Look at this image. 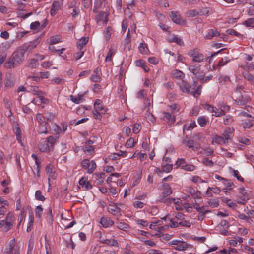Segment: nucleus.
<instances>
[{"instance_id": "ddd939ff", "label": "nucleus", "mask_w": 254, "mask_h": 254, "mask_svg": "<svg viewBox=\"0 0 254 254\" xmlns=\"http://www.w3.org/2000/svg\"><path fill=\"white\" fill-rule=\"evenodd\" d=\"M170 17L172 20L178 24H185L186 22L183 19L181 18L180 14L175 11H172L171 12Z\"/></svg>"}, {"instance_id": "72a5a7b5", "label": "nucleus", "mask_w": 254, "mask_h": 254, "mask_svg": "<svg viewBox=\"0 0 254 254\" xmlns=\"http://www.w3.org/2000/svg\"><path fill=\"white\" fill-rule=\"evenodd\" d=\"M212 75H209L205 77H204V74L202 73L201 75H199L197 77V79L199 80L201 83L203 84L204 83L207 82L209 80H210L212 78Z\"/></svg>"}, {"instance_id": "680f3d73", "label": "nucleus", "mask_w": 254, "mask_h": 254, "mask_svg": "<svg viewBox=\"0 0 254 254\" xmlns=\"http://www.w3.org/2000/svg\"><path fill=\"white\" fill-rule=\"evenodd\" d=\"M204 153L207 156H211L214 153V150L210 147H206L204 149Z\"/></svg>"}, {"instance_id": "473e14b6", "label": "nucleus", "mask_w": 254, "mask_h": 254, "mask_svg": "<svg viewBox=\"0 0 254 254\" xmlns=\"http://www.w3.org/2000/svg\"><path fill=\"white\" fill-rule=\"evenodd\" d=\"M162 113L164 116V118L166 119L168 122H169L171 123H173L175 122V118L172 115L171 113H170L167 112H163Z\"/></svg>"}, {"instance_id": "6e6552de", "label": "nucleus", "mask_w": 254, "mask_h": 254, "mask_svg": "<svg viewBox=\"0 0 254 254\" xmlns=\"http://www.w3.org/2000/svg\"><path fill=\"white\" fill-rule=\"evenodd\" d=\"M83 168L87 170L88 173L91 174L96 168V164L94 161H90L88 159H84L81 162Z\"/></svg>"}, {"instance_id": "9d476101", "label": "nucleus", "mask_w": 254, "mask_h": 254, "mask_svg": "<svg viewBox=\"0 0 254 254\" xmlns=\"http://www.w3.org/2000/svg\"><path fill=\"white\" fill-rule=\"evenodd\" d=\"M15 220V218L14 215L12 213H9L7 214V217H6L5 220H3L4 222V230L5 231H7L12 227L13 222Z\"/></svg>"}, {"instance_id": "c9c22d12", "label": "nucleus", "mask_w": 254, "mask_h": 254, "mask_svg": "<svg viewBox=\"0 0 254 254\" xmlns=\"http://www.w3.org/2000/svg\"><path fill=\"white\" fill-rule=\"evenodd\" d=\"M170 42H175L180 46L184 45V42L182 40L177 36H174L169 39Z\"/></svg>"}, {"instance_id": "1a4fd4ad", "label": "nucleus", "mask_w": 254, "mask_h": 254, "mask_svg": "<svg viewBox=\"0 0 254 254\" xmlns=\"http://www.w3.org/2000/svg\"><path fill=\"white\" fill-rule=\"evenodd\" d=\"M41 41V38L38 37L29 43H26L23 44L20 47L25 52L27 51H31L35 48L40 43Z\"/></svg>"}, {"instance_id": "864d4df0", "label": "nucleus", "mask_w": 254, "mask_h": 254, "mask_svg": "<svg viewBox=\"0 0 254 254\" xmlns=\"http://www.w3.org/2000/svg\"><path fill=\"white\" fill-rule=\"evenodd\" d=\"M38 60L35 59H32L30 61L29 66L32 68H35L38 65Z\"/></svg>"}, {"instance_id": "c756f323", "label": "nucleus", "mask_w": 254, "mask_h": 254, "mask_svg": "<svg viewBox=\"0 0 254 254\" xmlns=\"http://www.w3.org/2000/svg\"><path fill=\"white\" fill-rule=\"evenodd\" d=\"M84 94H78L77 95V97L74 96L73 95H71L70 96V100L75 104H79L81 102H83L84 99L83 98Z\"/></svg>"}, {"instance_id": "49530a36", "label": "nucleus", "mask_w": 254, "mask_h": 254, "mask_svg": "<svg viewBox=\"0 0 254 254\" xmlns=\"http://www.w3.org/2000/svg\"><path fill=\"white\" fill-rule=\"evenodd\" d=\"M197 122L201 127H205L207 123V119L204 117H199L197 119Z\"/></svg>"}, {"instance_id": "f257e3e1", "label": "nucleus", "mask_w": 254, "mask_h": 254, "mask_svg": "<svg viewBox=\"0 0 254 254\" xmlns=\"http://www.w3.org/2000/svg\"><path fill=\"white\" fill-rule=\"evenodd\" d=\"M25 52L20 47L13 53L5 64L6 68H11L20 65L24 59Z\"/></svg>"}, {"instance_id": "39448f33", "label": "nucleus", "mask_w": 254, "mask_h": 254, "mask_svg": "<svg viewBox=\"0 0 254 254\" xmlns=\"http://www.w3.org/2000/svg\"><path fill=\"white\" fill-rule=\"evenodd\" d=\"M168 245L169 246H173L174 249L180 251H185L190 246V245L186 242L177 239L168 242Z\"/></svg>"}, {"instance_id": "a211bd4d", "label": "nucleus", "mask_w": 254, "mask_h": 254, "mask_svg": "<svg viewBox=\"0 0 254 254\" xmlns=\"http://www.w3.org/2000/svg\"><path fill=\"white\" fill-rule=\"evenodd\" d=\"M108 211L114 216L121 215L120 208L117 205H109L108 207Z\"/></svg>"}, {"instance_id": "5fc2aeb1", "label": "nucleus", "mask_w": 254, "mask_h": 254, "mask_svg": "<svg viewBox=\"0 0 254 254\" xmlns=\"http://www.w3.org/2000/svg\"><path fill=\"white\" fill-rule=\"evenodd\" d=\"M247 27H253L254 26V18H250L244 22Z\"/></svg>"}, {"instance_id": "9b49d317", "label": "nucleus", "mask_w": 254, "mask_h": 254, "mask_svg": "<svg viewBox=\"0 0 254 254\" xmlns=\"http://www.w3.org/2000/svg\"><path fill=\"white\" fill-rule=\"evenodd\" d=\"M190 56L192 57V61L195 62H201L204 59V56L197 50H193L189 52Z\"/></svg>"}, {"instance_id": "de8ad7c7", "label": "nucleus", "mask_w": 254, "mask_h": 254, "mask_svg": "<svg viewBox=\"0 0 254 254\" xmlns=\"http://www.w3.org/2000/svg\"><path fill=\"white\" fill-rule=\"evenodd\" d=\"M136 142L133 138H129L126 143V146L127 148H133Z\"/></svg>"}, {"instance_id": "e433bc0d", "label": "nucleus", "mask_w": 254, "mask_h": 254, "mask_svg": "<svg viewBox=\"0 0 254 254\" xmlns=\"http://www.w3.org/2000/svg\"><path fill=\"white\" fill-rule=\"evenodd\" d=\"M116 227L118 228L125 231H127L129 228V225L127 224L124 222L117 223Z\"/></svg>"}, {"instance_id": "79ce46f5", "label": "nucleus", "mask_w": 254, "mask_h": 254, "mask_svg": "<svg viewBox=\"0 0 254 254\" xmlns=\"http://www.w3.org/2000/svg\"><path fill=\"white\" fill-rule=\"evenodd\" d=\"M233 121V118L232 116L227 115L223 118V123L225 125H228L231 124Z\"/></svg>"}, {"instance_id": "0eeeda50", "label": "nucleus", "mask_w": 254, "mask_h": 254, "mask_svg": "<svg viewBox=\"0 0 254 254\" xmlns=\"http://www.w3.org/2000/svg\"><path fill=\"white\" fill-rule=\"evenodd\" d=\"M244 87L241 85L237 86L235 91V96H234V100L238 105H243L246 103L248 99H244L243 95L241 93V91L243 89Z\"/></svg>"}, {"instance_id": "ea45409f", "label": "nucleus", "mask_w": 254, "mask_h": 254, "mask_svg": "<svg viewBox=\"0 0 254 254\" xmlns=\"http://www.w3.org/2000/svg\"><path fill=\"white\" fill-rule=\"evenodd\" d=\"M105 244H107L110 246H114L116 247H118V242L114 239H107L106 242H105Z\"/></svg>"}, {"instance_id": "412c9836", "label": "nucleus", "mask_w": 254, "mask_h": 254, "mask_svg": "<svg viewBox=\"0 0 254 254\" xmlns=\"http://www.w3.org/2000/svg\"><path fill=\"white\" fill-rule=\"evenodd\" d=\"M219 33L218 32L217 29H209L207 31V34L204 36V39L207 40L212 39L214 37L218 36Z\"/></svg>"}, {"instance_id": "0e129e2a", "label": "nucleus", "mask_w": 254, "mask_h": 254, "mask_svg": "<svg viewBox=\"0 0 254 254\" xmlns=\"http://www.w3.org/2000/svg\"><path fill=\"white\" fill-rule=\"evenodd\" d=\"M53 64L52 62L46 61L41 63V66L44 68H49Z\"/></svg>"}, {"instance_id": "c03bdc74", "label": "nucleus", "mask_w": 254, "mask_h": 254, "mask_svg": "<svg viewBox=\"0 0 254 254\" xmlns=\"http://www.w3.org/2000/svg\"><path fill=\"white\" fill-rule=\"evenodd\" d=\"M113 33V29L111 27L109 26L107 28L105 32V37L106 40H109L110 39L111 35Z\"/></svg>"}, {"instance_id": "2f4dec72", "label": "nucleus", "mask_w": 254, "mask_h": 254, "mask_svg": "<svg viewBox=\"0 0 254 254\" xmlns=\"http://www.w3.org/2000/svg\"><path fill=\"white\" fill-rule=\"evenodd\" d=\"M82 150L87 155H91L94 151V148L91 145H87L85 144L82 146Z\"/></svg>"}, {"instance_id": "e2e57ef3", "label": "nucleus", "mask_w": 254, "mask_h": 254, "mask_svg": "<svg viewBox=\"0 0 254 254\" xmlns=\"http://www.w3.org/2000/svg\"><path fill=\"white\" fill-rule=\"evenodd\" d=\"M225 202L227 204L228 206H229V207L232 208L233 209H235L237 206L235 203L232 202L230 199H227Z\"/></svg>"}, {"instance_id": "a878e982", "label": "nucleus", "mask_w": 254, "mask_h": 254, "mask_svg": "<svg viewBox=\"0 0 254 254\" xmlns=\"http://www.w3.org/2000/svg\"><path fill=\"white\" fill-rule=\"evenodd\" d=\"M183 143L189 148H191L193 151H196L200 148L199 144L194 145V141L191 139L187 141L184 140Z\"/></svg>"}, {"instance_id": "37998d69", "label": "nucleus", "mask_w": 254, "mask_h": 254, "mask_svg": "<svg viewBox=\"0 0 254 254\" xmlns=\"http://www.w3.org/2000/svg\"><path fill=\"white\" fill-rule=\"evenodd\" d=\"M35 198L37 200L44 201L45 200V197L42 195V192L40 190H38L35 192Z\"/></svg>"}, {"instance_id": "c85d7f7f", "label": "nucleus", "mask_w": 254, "mask_h": 254, "mask_svg": "<svg viewBox=\"0 0 254 254\" xmlns=\"http://www.w3.org/2000/svg\"><path fill=\"white\" fill-rule=\"evenodd\" d=\"M60 8V2L57 1H54L52 5L51 10H50L51 15L52 16L55 15L56 13H57V11L58 10H59Z\"/></svg>"}, {"instance_id": "5701e85b", "label": "nucleus", "mask_w": 254, "mask_h": 254, "mask_svg": "<svg viewBox=\"0 0 254 254\" xmlns=\"http://www.w3.org/2000/svg\"><path fill=\"white\" fill-rule=\"evenodd\" d=\"M218 107L220 109L219 115L221 116L224 115L225 114V113L228 112L230 109L229 106L225 104L223 102L221 103H219L218 105ZM218 115H219V114H218Z\"/></svg>"}, {"instance_id": "6ab92c4d", "label": "nucleus", "mask_w": 254, "mask_h": 254, "mask_svg": "<svg viewBox=\"0 0 254 254\" xmlns=\"http://www.w3.org/2000/svg\"><path fill=\"white\" fill-rule=\"evenodd\" d=\"M94 110L100 112L102 113H105L106 111V108L102 105V101L99 99H97L94 104Z\"/></svg>"}, {"instance_id": "423d86ee", "label": "nucleus", "mask_w": 254, "mask_h": 254, "mask_svg": "<svg viewBox=\"0 0 254 254\" xmlns=\"http://www.w3.org/2000/svg\"><path fill=\"white\" fill-rule=\"evenodd\" d=\"M3 254H20L19 247L15 245L14 239L11 240L8 243Z\"/></svg>"}, {"instance_id": "bf43d9fd", "label": "nucleus", "mask_w": 254, "mask_h": 254, "mask_svg": "<svg viewBox=\"0 0 254 254\" xmlns=\"http://www.w3.org/2000/svg\"><path fill=\"white\" fill-rule=\"evenodd\" d=\"M233 175L240 181L243 182V178L239 174L238 170H233Z\"/></svg>"}, {"instance_id": "338daca9", "label": "nucleus", "mask_w": 254, "mask_h": 254, "mask_svg": "<svg viewBox=\"0 0 254 254\" xmlns=\"http://www.w3.org/2000/svg\"><path fill=\"white\" fill-rule=\"evenodd\" d=\"M60 41V38L57 36H52L50 38V42L52 44L58 43Z\"/></svg>"}, {"instance_id": "f8f14e48", "label": "nucleus", "mask_w": 254, "mask_h": 254, "mask_svg": "<svg viewBox=\"0 0 254 254\" xmlns=\"http://www.w3.org/2000/svg\"><path fill=\"white\" fill-rule=\"evenodd\" d=\"M172 193V190H164L162 192V195L160 197V201L166 203L167 204H170L172 203V198H166Z\"/></svg>"}, {"instance_id": "2eb2a0df", "label": "nucleus", "mask_w": 254, "mask_h": 254, "mask_svg": "<svg viewBox=\"0 0 254 254\" xmlns=\"http://www.w3.org/2000/svg\"><path fill=\"white\" fill-rule=\"evenodd\" d=\"M101 71L98 68L94 70L93 74L90 76V79L94 82H99L101 80Z\"/></svg>"}, {"instance_id": "8fccbe9b", "label": "nucleus", "mask_w": 254, "mask_h": 254, "mask_svg": "<svg viewBox=\"0 0 254 254\" xmlns=\"http://www.w3.org/2000/svg\"><path fill=\"white\" fill-rule=\"evenodd\" d=\"M182 168L187 171H192L194 170L196 167L195 166L191 164H185L182 166Z\"/></svg>"}, {"instance_id": "7c9ffc66", "label": "nucleus", "mask_w": 254, "mask_h": 254, "mask_svg": "<svg viewBox=\"0 0 254 254\" xmlns=\"http://www.w3.org/2000/svg\"><path fill=\"white\" fill-rule=\"evenodd\" d=\"M89 40L88 37H82L77 43V47L80 51L82 50L83 47L87 44Z\"/></svg>"}, {"instance_id": "f3484780", "label": "nucleus", "mask_w": 254, "mask_h": 254, "mask_svg": "<svg viewBox=\"0 0 254 254\" xmlns=\"http://www.w3.org/2000/svg\"><path fill=\"white\" fill-rule=\"evenodd\" d=\"M188 70L196 76V78L202 74L200 73V65L199 64L190 65L188 66Z\"/></svg>"}, {"instance_id": "b1692460", "label": "nucleus", "mask_w": 254, "mask_h": 254, "mask_svg": "<svg viewBox=\"0 0 254 254\" xmlns=\"http://www.w3.org/2000/svg\"><path fill=\"white\" fill-rule=\"evenodd\" d=\"M79 184L86 190L91 189L92 188V186L87 181V179L85 177H82L79 180Z\"/></svg>"}, {"instance_id": "58836bf2", "label": "nucleus", "mask_w": 254, "mask_h": 254, "mask_svg": "<svg viewBox=\"0 0 254 254\" xmlns=\"http://www.w3.org/2000/svg\"><path fill=\"white\" fill-rule=\"evenodd\" d=\"M43 209L41 205L37 206L35 209V216L40 219L41 218Z\"/></svg>"}, {"instance_id": "cd10ccee", "label": "nucleus", "mask_w": 254, "mask_h": 254, "mask_svg": "<svg viewBox=\"0 0 254 254\" xmlns=\"http://www.w3.org/2000/svg\"><path fill=\"white\" fill-rule=\"evenodd\" d=\"M45 170L47 174L49 175L50 177L53 179H55L56 178V174L55 171H54V169L53 165L51 164L48 165L46 167Z\"/></svg>"}, {"instance_id": "4be33fe9", "label": "nucleus", "mask_w": 254, "mask_h": 254, "mask_svg": "<svg viewBox=\"0 0 254 254\" xmlns=\"http://www.w3.org/2000/svg\"><path fill=\"white\" fill-rule=\"evenodd\" d=\"M171 76L172 78L176 79L182 80L185 77V74L181 71L178 69H175L171 72Z\"/></svg>"}, {"instance_id": "69168bd1", "label": "nucleus", "mask_w": 254, "mask_h": 254, "mask_svg": "<svg viewBox=\"0 0 254 254\" xmlns=\"http://www.w3.org/2000/svg\"><path fill=\"white\" fill-rule=\"evenodd\" d=\"M223 184L227 187L229 188L230 190L232 189V187L234 186V184L230 182L229 180L225 179V180L223 181Z\"/></svg>"}, {"instance_id": "a19ab883", "label": "nucleus", "mask_w": 254, "mask_h": 254, "mask_svg": "<svg viewBox=\"0 0 254 254\" xmlns=\"http://www.w3.org/2000/svg\"><path fill=\"white\" fill-rule=\"evenodd\" d=\"M138 49L140 52L143 54H147L148 52V48L146 45L144 43H140L139 47Z\"/></svg>"}, {"instance_id": "aec40b11", "label": "nucleus", "mask_w": 254, "mask_h": 254, "mask_svg": "<svg viewBox=\"0 0 254 254\" xmlns=\"http://www.w3.org/2000/svg\"><path fill=\"white\" fill-rule=\"evenodd\" d=\"M100 223L103 227L107 228L112 226L114 224V221L111 219L102 217L100 219Z\"/></svg>"}, {"instance_id": "bb28decb", "label": "nucleus", "mask_w": 254, "mask_h": 254, "mask_svg": "<svg viewBox=\"0 0 254 254\" xmlns=\"http://www.w3.org/2000/svg\"><path fill=\"white\" fill-rule=\"evenodd\" d=\"M48 123L45 121H42L41 124H39L38 127V132L39 134L44 133L47 134L48 133L47 127Z\"/></svg>"}, {"instance_id": "052dcab7", "label": "nucleus", "mask_w": 254, "mask_h": 254, "mask_svg": "<svg viewBox=\"0 0 254 254\" xmlns=\"http://www.w3.org/2000/svg\"><path fill=\"white\" fill-rule=\"evenodd\" d=\"M33 247V242L30 240L28 246L27 254H32Z\"/></svg>"}, {"instance_id": "09e8293b", "label": "nucleus", "mask_w": 254, "mask_h": 254, "mask_svg": "<svg viewBox=\"0 0 254 254\" xmlns=\"http://www.w3.org/2000/svg\"><path fill=\"white\" fill-rule=\"evenodd\" d=\"M173 169V166L172 164H167L165 165H162V171L168 173L170 172Z\"/></svg>"}, {"instance_id": "4d7b16f0", "label": "nucleus", "mask_w": 254, "mask_h": 254, "mask_svg": "<svg viewBox=\"0 0 254 254\" xmlns=\"http://www.w3.org/2000/svg\"><path fill=\"white\" fill-rule=\"evenodd\" d=\"M92 113L93 114V117L95 119H98L99 120H101L102 114H103L102 113H101L100 112L94 110H93V111H92Z\"/></svg>"}, {"instance_id": "3c124183", "label": "nucleus", "mask_w": 254, "mask_h": 254, "mask_svg": "<svg viewBox=\"0 0 254 254\" xmlns=\"http://www.w3.org/2000/svg\"><path fill=\"white\" fill-rule=\"evenodd\" d=\"M202 163L209 167H212L214 165V162L208 158H204L202 160Z\"/></svg>"}, {"instance_id": "dca6fc26", "label": "nucleus", "mask_w": 254, "mask_h": 254, "mask_svg": "<svg viewBox=\"0 0 254 254\" xmlns=\"http://www.w3.org/2000/svg\"><path fill=\"white\" fill-rule=\"evenodd\" d=\"M234 128L230 127L226 128L224 131L222 135L227 142H228V140H230L232 138L234 135Z\"/></svg>"}, {"instance_id": "603ef678", "label": "nucleus", "mask_w": 254, "mask_h": 254, "mask_svg": "<svg viewBox=\"0 0 254 254\" xmlns=\"http://www.w3.org/2000/svg\"><path fill=\"white\" fill-rule=\"evenodd\" d=\"M207 204H209L212 208L217 207L219 205L218 201L215 199H210L207 202Z\"/></svg>"}, {"instance_id": "774afa93", "label": "nucleus", "mask_w": 254, "mask_h": 254, "mask_svg": "<svg viewBox=\"0 0 254 254\" xmlns=\"http://www.w3.org/2000/svg\"><path fill=\"white\" fill-rule=\"evenodd\" d=\"M84 51L83 50L80 51L79 52L76 53L74 55V58L76 60H77L81 58L84 55Z\"/></svg>"}, {"instance_id": "393cba45", "label": "nucleus", "mask_w": 254, "mask_h": 254, "mask_svg": "<svg viewBox=\"0 0 254 254\" xmlns=\"http://www.w3.org/2000/svg\"><path fill=\"white\" fill-rule=\"evenodd\" d=\"M207 207V206H200L198 204H195L193 206L194 208L199 212V214L203 215H206V214L211 212L210 210L206 209Z\"/></svg>"}, {"instance_id": "20e7f679", "label": "nucleus", "mask_w": 254, "mask_h": 254, "mask_svg": "<svg viewBox=\"0 0 254 254\" xmlns=\"http://www.w3.org/2000/svg\"><path fill=\"white\" fill-rule=\"evenodd\" d=\"M244 72H243V75L244 77L249 81L251 82H254V65L253 63H247L246 65L244 66Z\"/></svg>"}, {"instance_id": "13d9d810", "label": "nucleus", "mask_w": 254, "mask_h": 254, "mask_svg": "<svg viewBox=\"0 0 254 254\" xmlns=\"http://www.w3.org/2000/svg\"><path fill=\"white\" fill-rule=\"evenodd\" d=\"M40 28V23L38 21L32 22L30 25V28L32 30L38 29Z\"/></svg>"}, {"instance_id": "7ed1b4c3", "label": "nucleus", "mask_w": 254, "mask_h": 254, "mask_svg": "<svg viewBox=\"0 0 254 254\" xmlns=\"http://www.w3.org/2000/svg\"><path fill=\"white\" fill-rule=\"evenodd\" d=\"M179 85L180 89L183 92L190 94L194 97H198L201 94V85L198 86L195 90L192 91L190 90V86L188 82L184 80H182L179 83Z\"/></svg>"}, {"instance_id": "a18cd8bd", "label": "nucleus", "mask_w": 254, "mask_h": 254, "mask_svg": "<svg viewBox=\"0 0 254 254\" xmlns=\"http://www.w3.org/2000/svg\"><path fill=\"white\" fill-rule=\"evenodd\" d=\"M53 214H52V208L49 207L48 210V212L47 213L46 219L48 222L52 223L53 222Z\"/></svg>"}, {"instance_id": "f704fd0d", "label": "nucleus", "mask_w": 254, "mask_h": 254, "mask_svg": "<svg viewBox=\"0 0 254 254\" xmlns=\"http://www.w3.org/2000/svg\"><path fill=\"white\" fill-rule=\"evenodd\" d=\"M213 141L218 144H226L228 143L223 136L215 135L213 139Z\"/></svg>"}, {"instance_id": "f03ea898", "label": "nucleus", "mask_w": 254, "mask_h": 254, "mask_svg": "<svg viewBox=\"0 0 254 254\" xmlns=\"http://www.w3.org/2000/svg\"><path fill=\"white\" fill-rule=\"evenodd\" d=\"M57 138H54L50 136L45 140L40 142L39 145L40 150L43 152H48L54 149V145L57 141Z\"/></svg>"}, {"instance_id": "4c0bfd02", "label": "nucleus", "mask_w": 254, "mask_h": 254, "mask_svg": "<svg viewBox=\"0 0 254 254\" xmlns=\"http://www.w3.org/2000/svg\"><path fill=\"white\" fill-rule=\"evenodd\" d=\"M172 202L175 204L176 210H182L183 209L182 206L180 205L181 200L180 199L172 198Z\"/></svg>"}, {"instance_id": "4468645a", "label": "nucleus", "mask_w": 254, "mask_h": 254, "mask_svg": "<svg viewBox=\"0 0 254 254\" xmlns=\"http://www.w3.org/2000/svg\"><path fill=\"white\" fill-rule=\"evenodd\" d=\"M29 91L33 93L34 95H38L40 98L41 102L45 103V98L44 97V93L42 91L39 90V88L37 86H31L29 88Z\"/></svg>"}, {"instance_id": "6e6d98bb", "label": "nucleus", "mask_w": 254, "mask_h": 254, "mask_svg": "<svg viewBox=\"0 0 254 254\" xmlns=\"http://www.w3.org/2000/svg\"><path fill=\"white\" fill-rule=\"evenodd\" d=\"M186 191L188 193H190L192 196L195 197L198 191H196L193 188L189 187Z\"/></svg>"}]
</instances>
